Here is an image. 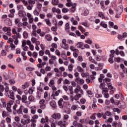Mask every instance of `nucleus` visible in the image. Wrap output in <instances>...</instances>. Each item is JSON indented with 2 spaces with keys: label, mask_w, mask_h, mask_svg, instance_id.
Segmentation results:
<instances>
[{
  "label": "nucleus",
  "mask_w": 127,
  "mask_h": 127,
  "mask_svg": "<svg viewBox=\"0 0 127 127\" xmlns=\"http://www.w3.org/2000/svg\"><path fill=\"white\" fill-rule=\"evenodd\" d=\"M117 105L119 107L121 108V109H125L126 106V103L123 101H120L118 103Z\"/></svg>",
  "instance_id": "nucleus-8"
},
{
  "label": "nucleus",
  "mask_w": 127,
  "mask_h": 127,
  "mask_svg": "<svg viewBox=\"0 0 127 127\" xmlns=\"http://www.w3.org/2000/svg\"><path fill=\"white\" fill-rule=\"evenodd\" d=\"M85 43L91 45L93 43V41L90 39H87L85 40Z\"/></svg>",
  "instance_id": "nucleus-42"
},
{
  "label": "nucleus",
  "mask_w": 127,
  "mask_h": 127,
  "mask_svg": "<svg viewBox=\"0 0 127 127\" xmlns=\"http://www.w3.org/2000/svg\"><path fill=\"white\" fill-rule=\"evenodd\" d=\"M0 55L1 56H6V51L4 50H1Z\"/></svg>",
  "instance_id": "nucleus-43"
},
{
  "label": "nucleus",
  "mask_w": 127,
  "mask_h": 127,
  "mask_svg": "<svg viewBox=\"0 0 127 127\" xmlns=\"http://www.w3.org/2000/svg\"><path fill=\"white\" fill-rule=\"evenodd\" d=\"M88 14H89V11L88 10V9L85 8L84 10V11H83V14L85 16H87V15H88Z\"/></svg>",
  "instance_id": "nucleus-50"
},
{
  "label": "nucleus",
  "mask_w": 127,
  "mask_h": 127,
  "mask_svg": "<svg viewBox=\"0 0 127 127\" xmlns=\"http://www.w3.org/2000/svg\"><path fill=\"white\" fill-rule=\"evenodd\" d=\"M123 8L122 6H119L116 11L117 14L115 15L116 18H119V15L123 13Z\"/></svg>",
  "instance_id": "nucleus-6"
},
{
  "label": "nucleus",
  "mask_w": 127,
  "mask_h": 127,
  "mask_svg": "<svg viewBox=\"0 0 127 127\" xmlns=\"http://www.w3.org/2000/svg\"><path fill=\"white\" fill-rule=\"evenodd\" d=\"M70 26L68 23H66V24L64 26V29L66 32H69L70 31Z\"/></svg>",
  "instance_id": "nucleus-19"
},
{
  "label": "nucleus",
  "mask_w": 127,
  "mask_h": 127,
  "mask_svg": "<svg viewBox=\"0 0 127 127\" xmlns=\"http://www.w3.org/2000/svg\"><path fill=\"white\" fill-rule=\"evenodd\" d=\"M114 56H113V55H111V56H110V58L109 59V62L111 64H113V62H114Z\"/></svg>",
  "instance_id": "nucleus-38"
},
{
  "label": "nucleus",
  "mask_w": 127,
  "mask_h": 127,
  "mask_svg": "<svg viewBox=\"0 0 127 127\" xmlns=\"http://www.w3.org/2000/svg\"><path fill=\"white\" fill-rule=\"evenodd\" d=\"M109 90L108 88H105L103 90H102V94L104 95V97L106 99H108V98L110 97V94L109 93Z\"/></svg>",
  "instance_id": "nucleus-5"
},
{
  "label": "nucleus",
  "mask_w": 127,
  "mask_h": 127,
  "mask_svg": "<svg viewBox=\"0 0 127 127\" xmlns=\"http://www.w3.org/2000/svg\"><path fill=\"white\" fill-rule=\"evenodd\" d=\"M78 88H75L74 89V92L75 94H77L79 92H80V93L82 95H83V90L80 88V87H78Z\"/></svg>",
  "instance_id": "nucleus-13"
},
{
  "label": "nucleus",
  "mask_w": 127,
  "mask_h": 127,
  "mask_svg": "<svg viewBox=\"0 0 127 127\" xmlns=\"http://www.w3.org/2000/svg\"><path fill=\"white\" fill-rule=\"evenodd\" d=\"M45 38L47 39V40L48 41H51V40H52V36L49 35V34H47L45 36Z\"/></svg>",
  "instance_id": "nucleus-33"
},
{
  "label": "nucleus",
  "mask_w": 127,
  "mask_h": 127,
  "mask_svg": "<svg viewBox=\"0 0 127 127\" xmlns=\"http://www.w3.org/2000/svg\"><path fill=\"white\" fill-rule=\"evenodd\" d=\"M100 25L104 28H107L108 27V25L106 24V22L104 21H102Z\"/></svg>",
  "instance_id": "nucleus-30"
},
{
  "label": "nucleus",
  "mask_w": 127,
  "mask_h": 127,
  "mask_svg": "<svg viewBox=\"0 0 127 127\" xmlns=\"http://www.w3.org/2000/svg\"><path fill=\"white\" fill-rule=\"evenodd\" d=\"M73 65L72 64H69L68 66V70L70 72H71L73 70Z\"/></svg>",
  "instance_id": "nucleus-41"
},
{
  "label": "nucleus",
  "mask_w": 127,
  "mask_h": 127,
  "mask_svg": "<svg viewBox=\"0 0 127 127\" xmlns=\"http://www.w3.org/2000/svg\"><path fill=\"white\" fill-rule=\"evenodd\" d=\"M61 117L60 113H54L51 116V118L54 120H60Z\"/></svg>",
  "instance_id": "nucleus-7"
},
{
  "label": "nucleus",
  "mask_w": 127,
  "mask_h": 127,
  "mask_svg": "<svg viewBox=\"0 0 127 127\" xmlns=\"http://www.w3.org/2000/svg\"><path fill=\"white\" fill-rule=\"evenodd\" d=\"M23 36L24 38H28V33L26 31H24L23 33Z\"/></svg>",
  "instance_id": "nucleus-49"
},
{
  "label": "nucleus",
  "mask_w": 127,
  "mask_h": 127,
  "mask_svg": "<svg viewBox=\"0 0 127 127\" xmlns=\"http://www.w3.org/2000/svg\"><path fill=\"white\" fill-rule=\"evenodd\" d=\"M69 10L67 8H63L62 9V12L63 13H67L68 12Z\"/></svg>",
  "instance_id": "nucleus-54"
},
{
  "label": "nucleus",
  "mask_w": 127,
  "mask_h": 127,
  "mask_svg": "<svg viewBox=\"0 0 127 127\" xmlns=\"http://www.w3.org/2000/svg\"><path fill=\"white\" fill-rule=\"evenodd\" d=\"M105 87H106V84L105 83H102L99 85L100 89L102 90H103L106 88H105Z\"/></svg>",
  "instance_id": "nucleus-25"
},
{
  "label": "nucleus",
  "mask_w": 127,
  "mask_h": 127,
  "mask_svg": "<svg viewBox=\"0 0 127 127\" xmlns=\"http://www.w3.org/2000/svg\"><path fill=\"white\" fill-rule=\"evenodd\" d=\"M20 126L21 127H27V124H29L31 123V119H21L20 121Z\"/></svg>",
  "instance_id": "nucleus-2"
},
{
  "label": "nucleus",
  "mask_w": 127,
  "mask_h": 127,
  "mask_svg": "<svg viewBox=\"0 0 127 127\" xmlns=\"http://www.w3.org/2000/svg\"><path fill=\"white\" fill-rule=\"evenodd\" d=\"M30 122L31 127H36V120L35 119H32Z\"/></svg>",
  "instance_id": "nucleus-16"
},
{
  "label": "nucleus",
  "mask_w": 127,
  "mask_h": 127,
  "mask_svg": "<svg viewBox=\"0 0 127 127\" xmlns=\"http://www.w3.org/2000/svg\"><path fill=\"white\" fill-rule=\"evenodd\" d=\"M83 45L84 44L82 43V42H80L76 44V47L78 48H82V47L83 46Z\"/></svg>",
  "instance_id": "nucleus-35"
},
{
  "label": "nucleus",
  "mask_w": 127,
  "mask_h": 127,
  "mask_svg": "<svg viewBox=\"0 0 127 127\" xmlns=\"http://www.w3.org/2000/svg\"><path fill=\"white\" fill-rule=\"evenodd\" d=\"M49 121V119L48 117H46L45 119V118H42L41 121V123L42 124H44L45 123H47V122H48Z\"/></svg>",
  "instance_id": "nucleus-24"
},
{
  "label": "nucleus",
  "mask_w": 127,
  "mask_h": 127,
  "mask_svg": "<svg viewBox=\"0 0 127 127\" xmlns=\"http://www.w3.org/2000/svg\"><path fill=\"white\" fill-rule=\"evenodd\" d=\"M55 81L54 79H51L50 82L49 83V86L53 87L54 86Z\"/></svg>",
  "instance_id": "nucleus-34"
},
{
  "label": "nucleus",
  "mask_w": 127,
  "mask_h": 127,
  "mask_svg": "<svg viewBox=\"0 0 127 127\" xmlns=\"http://www.w3.org/2000/svg\"><path fill=\"white\" fill-rule=\"evenodd\" d=\"M17 104H14V105L12 106V112L13 115H16L17 110H16L17 108Z\"/></svg>",
  "instance_id": "nucleus-12"
},
{
  "label": "nucleus",
  "mask_w": 127,
  "mask_h": 127,
  "mask_svg": "<svg viewBox=\"0 0 127 127\" xmlns=\"http://www.w3.org/2000/svg\"><path fill=\"white\" fill-rule=\"evenodd\" d=\"M70 20L71 22L72 23V25H77L78 24L77 21L75 20V19L74 17H71Z\"/></svg>",
  "instance_id": "nucleus-21"
},
{
  "label": "nucleus",
  "mask_w": 127,
  "mask_h": 127,
  "mask_svg": "<svg viewBox=\"0 0 127 127\" xmlns=\"http://www.w3.org/2000/svg\"><path fill=\"white\" fill-rule=\"evenodd\" d=\"M14 120L16 121V123H19L20 121V118L19 116H16L14 118Z\"/></svg>",
  "instance_id": "nucleus-63"
},
{
  "label": "nucleus",
  "mask_w": 127,
  "mask_h": 127,
  "mask_svg": "<svg viewBox=\"0 0 127 127\" xmlns=\"http://www.w3.org/2000/svg\"><path fill=\"white\" fill-rule=\"evenodd\" d=\"M25 12L24 11L20 10L18 12V15L20 16V17H24L25 16Z\"/></svg>",
  "instance_id": "nucleus-31"
},
{
  "label": "nucleus",
  "mask_w": 127,
  "mask_h": 127,
  "mask_svg": "<svg viewBox=\"0 0 127 127\" xmlns=\"http://www.w3.org/2000/svg\"><path fill=\"white\" fill-rule=\"evenodd\" d=\"M49 122L51 123V127H56L57 121L52 118L49 119Z\"/></svg>",
  "instance_id": "nucleus-9"
},
{
  "label": "nucleus",
  "mask_w": 127,
  "mask_h": 127,
  "mask_svg": "<svg viewBox=\"0 0 127 127\" xmlns=\"http://www.w3.org/2000/svg\"><path fill=\"white\" fill-rule=\"evenodd\" d=\"M31 114H35L36 112V107L35 106H32L30 108Z\"/></svg>",
  "instance_id": "nucleus-22"
},
{
  "label": "nucleus",
  "mask_w": 127,
  "mask_h": 127,
  "mask_svg": "<svg viewBox=\"0 0 127 127\" xmlns=\"http://www.w3.org/2000/svg\"><path fill=\"white\" fill-rule=\"evenodd\" d=\"M42 7V4L41 3H38L37 5V8L38 10H40Z\"/></svg>",
  "instance_id": "nucleus-52"
},
{
  "label": "nucleus",
  "mask_w": 127,
  "mask_h": 127,
  "mask_svg": "<svg viewBox=\"0 0 127 127\" xmlns=\"http://www.w3.org/2000/svg\"><path fill=\"white\" fill-rule=\"evenodd\" d=\"M17 9L18 10L24 9L23 5H17Z\"/></svg>",
  "instance_id": "nucleus-64"
},
{
  "label": "nucleus",
  "mask_w": 127,
  "mask_h": 127,
  "mask_svg": "<svg viewBox=\"0 0 127 127\" xmlns=\"http://www.w3.org/2000/svg\"><path fill=\"white\" fill-rule=\"evenodd\" d=\"M82 97V95L81 94H77L74 97V100H78L80 98Z\"/></svg>",
  "instance_id": "nucleus-27"
},
{
  "label": "nucleus",
  "mask_w": 127,
  "mask_h": 127,
  "mask_svg": "<svg viewBox=\"0 0 127 127\" xmlns=\"http://www.w3.org/2000/svg\"><path fill=\"white\" fill-rule=\"evenodd\" d=\"M62 42V44L61 45V48L65 50H68L69 46L67 44V40L66 39H64Z\"/></svg>",
  "instance_id": "nucleus-4"
},
{
  "label": "nucleus",
  "mask_w": 127,
  "mask_h": 127,
  "mask_svg": "<svg viewBox=\"0 0 127 127\" xmlns=\"http://www.w3.org/2000/svg\"><path fill=\"white\" fill-rule=\"evenodd\" d=\"M28 99L30 102H35V97L33 96V95H30V96L28 97Z\"/></svg>",
  "instance_id": "nucleus-39"
},
{
  "label": "nucleus",
  "mask_w": 127,
  "mask_h": 127,
  "mask_svg": "<svg viewBox=\"0 0 127 127\" xmlns=\"http://www.w3.org/2000/svg\"><path fill=\"white\" fill-rule=\"evenodd\" d=\"M70 49L72 51H73V52H78V50H77V49H75L74 48V47H73V46H70Z\"/></svg>",
  "instance_id": "nucleus-46"
},
{
  "label": "nucleus",
  "mask_w": 127,
  "mask_h": 127,
  "mask_svg": "<svg viewBox=\"0 0 127 127\" xmlns=\"http://www.w3.org/2000/svg\"><path fill=\"white\" fill-rule=\"evenodd\" d=\"M97 116L98 117V118H101V117L102 116V118L106 120L107 119V116L105 115V114H102V113H98L97 114Z\"/></svg>",
  "instance_id": "nucleus-18"
},
{
  "label": "nucleus",
  "mask_w": 127,
  "mask_h": 127,
  "mask_svg": "<svg viewBox=\"0 0 127 127\" xmlns=\"http://www.w3.org/2000/svg\"><path fill=\"white\" fill-rule=\"evenodd\" d=\"M120 68L123 69V71L124 72V73H126V68H125V65L124 64H120Z\"/></svg>",
  "instance_id": "nucleus-58"
},
{
  "label": "nucleus",
  "mask_w": 127,
  "mask_h": 127,
  "mask_svg": "<svg viewBox=\"0 0 127 127\" xmlns=\"http://www.w3.org/2000/svg\"><path fill=\"white\" fill-rule=\"evenodd\" d=\"M78 29L80 30V31L82 33H84L85 32V30L84 29V28L81 26L78 27Z\"/></svg>",
  "instance_id": "nucleus-59"
},
{
  "label": "nucleus",
  "mask_w": 127,
  "mask_h": 127,
  "mask_svg": "<svg viewBox=\"0 0 127 127\" xmlns=\"http://www.w3.org/2000/svg\"><path fill=\"white\" fill-rule=\"evenodd\" d=\"M27 97L26 96V95H23L22 96V101L23 102H25V101L27 100Z\"/></svg>",
  "instance_id": "nucleus-47"
},
{
  "label": "nucleus",
  "mask_w": 127,
  "mask_h": 127,
  "mask_svg": "<svg viewBox=\"0 0 127 127\" xmlns=\"http://www.w3.org/2000/svg\"><path fill=\"white\" fill-rule=\"evenodd\" d=\"M61 56L64 59V60H65V61H67V56L65 54H62L61 55Z\"/></svg>",
  "instance_id": "nucleus-55"
},
{
  "label": "nucleus",
  "mask_w": 127,
  "mask_h": 127,
  "mask_svg": "<svg viewBox=\"0 0 127 127\" xmlns=\"http://www.w3.org/2000/svg\"><path fill=\"white\" fill-rule=\"evenodd\" d=\"M113 121V118H109L108 119H106L105 120V123L111 124V123H112Z\"/></svg>",
  "instance_id": "nucleus-36"
},
{
  "label": "nucleus",
  "mask_w": 127,
  "mask_h": 127,
  "mask_svg": "<svg viewBox=\"0 0 127 127\" xmlns=\"http://www.w3.org/2000/svg\"><path fill=\"white\" fill-rule=\"evenodd\" d=\"M86 92H87V94L88 95V96L89 97H93V92L91 90H87L86 91Z\"/></svg>",
  "instance_id": "nucleus-23"
},
{
  "label": "nucleus",
  "mask_w": 127,
  "mask_h": 127,
  "mask_svg": "<svg viewBox=\"0 0 127 127\" xmlns=\"http://www.w3.org/2000/svg\"><path fill=\"white\" fill-rule=\"evenodd\" d=\"M50 105L54 109H56L57 108V103L55 101L50 102Z\"/></svg>",
  "instance_id": "nucleus-10"
},
{
  "label": "nucleus",
  "mask_w": 127,
  "mask_h": 127,
  "mask_svg": "<svg viewBox=\"0 0 127 127\" xmlns=\"http://www.w3.org/2000/svg\"><path fill=\"white\" fill-rule=\"evenodd\" d=\"M14 103L13 101H9L6 104V109L7 111L10 112V113H12L11 106L13 105Z\"/></svg>",
  "instance_id": "nucleus-3"
},
{
  "label": "nucleus",
  "mask_w": 127,
  "mask_h": 127,
  "mask_svg": "<svg viewBox=\"0 0 127 127\" xmlns=\"http://www.w3.org/2000/svg\"><path fill=\"white\" fill-rule=\"evenodd\" d=\"M31 35L32 38H37V39H38L39 38V35L36 34V32L33 31Z\"/></svg>",
  "instance_id": "nucleus-26"
},
{
  "label": "nucleus",
  "mask_w": 127,
  "mask_h": 127,
  "mask_svg": "<svg viewBox=\"0 0 127 127\" xmlns=\"http://www.w3.org/2000/svg\"><path fill=\"white\" fill-rule=\"evenodd\" d=\"M75 81L77 82H79L80 84H84V81L83 79H81L80 77H77L75 79Z\"/></svg>",
  "instance_id": "nucleus-17"
},
{
  "label": "nucleus",
  "mask_w": 127,
  "mask_h": 127,
  "mask_svg": "<svg viewBox=\"0 0 127 127\" xmlns=\"http://www.w3.org/2000/svg\"><path fill=\"white\" fill-rule=\"evenodd\" d=\"M76 4L75 3H72L71 5V8H70V11L71 13L75 12V11L76 10Z\"/></svg>",
  "instance_id": "nucleus-15"
},
{
  "label": "nucleus",
  "mask_w": 127,
  "mask_h": 127,
  "mask_svg": "<svg viewBox=\"0 0 127 127\" xmlns=\"http://www.w3.org/2000/svg\"><path fill=\"white\" fill-rule=\"evenodd\" d=\"M2 75L5 80H8L9 78L8 74L5 72H3Z\"/></svg>",
  "instance_id": "nucleus-37"
},
{
  "label": "nucleus",
  "mask_w": 127,
  "mask_h": 127,
  "mask_svg": "<svg viewBox=\"0 0 127 127\" xmlns=\"http://www.w3.org/2000/svg\"><path fill=\"white\" fill-rule=\"evenodd\" d=\"M52 3L55 5H58L59 4V0H52Z\"/></svg>",
  "instance_id": "nucleus-40"
},
{
  "label": "nucleus",
  "mask_w": 127,
  "mask_h": 127,
  "mask_svg": "<svg viewBox=\"0 0 127 127\" xmlns=\"http://www.w3.org/2000/svg\"><path fill=\"white\" fill-rule=\"evenodd\" d=\"M58 125L60 126L64 127L65 126V123H64L62 121H60L58 122Z\"/></svg>",
  "instance_id": "nucleus-45"
},
{
  "label": "nucleus",
  "mask_w": 127,
  "mask_h": 127,
  "mask_svg": "<svg viewBox=\"0 0 127 127\" xmlns=\"http://www.w3.org/2000/svg\"><path fill=\"white\" fill-rule=\"evenodd\" d=\"M64 84H68L69 85L70 84V82L69 80L67 79H65L64 80Z\"/></svg>",
  "instance_id": "nucleus-53"
},
{
  "label": "nucleus",
  "mask_w": 127,
  "mask_h": 127,
  "mask_svg": "<svg viewBox=\"0 0 127 127\" xmlns=\"http://www.w3.org/2000/svg\"><path fill=\"white\" fill-rule=\"evenodd\" d=\"M24 109V106L21 105L19 108L17 110V113L19 115L23 114V109Z\"/></svg>",
  "instance_id": "nucleus-14"
},
{
  "label": "nucleus",
  "mask_w": 127,
  "mask_h": 127,
  "mask_svg": "<svg viewBox=\"0 0 127 127\" xmlns=\"http://www.w3.org/2000/svg\"><path fill=\"white\" fill-rule=\"evenodd\" d=\"M19 22H20V20H19V19L17 18V19H15V23L16 24H17V25L18 27L20 26L19 25Z\"/></svg>",
  "instance_id": "nucleus-51"
},
{
  "label": "nucleus",
  "mask_w": 127,
  "mask_h": 127,
  "mask_svg": "<svg viewBox=\"0 0 127 127\" xmlns=\"http://www.w3.org/2000/svg\"><path fill=\"white\" fill-rule=\"evenodd\" d=\"M121 58H115V62L120 63L121 61Z\"/></svg>",
  "instance_id": "nucleus-61"
},
{
  "label": "nucleus",
  "mask_w": 127,
  "mask_h": 127,
  "mask_svg": "<svg viewBox=\"0 0 127 127\" xmlns=\"http://www.w3.org/2000/svg\"><path fill=\"white\" fill-rule=\"evenodd\" d=\"M81 76L83 78H87L89 76V74L87 72H86V73L82 72L81 73Z\"/></svg>",
  "instance_id": "nucleus-32"
},
{
  "label": "nucleus",
  "mask_w": 127,
  "mask_h": 127,
  "mask_svg": "<svg viewBox=\"0 0 127 127\" xmlns=\"http://www.w3.org/2000/svg\"><path fill=\"white\" fill-rule=\"evenodd\" d=\"M45 20L47 25H48L49 26H51L52 24H51V22H50L49 19H45Z\"/></svg>",
  "instance_id": "nucleus-48"
},
{
  "label": "nucleus",
  "mask_w": 127,
  "mask_h": 127,
  "mask_svg": "<svg viewBox=\"0 0 127 127\" xmlns=\"http://www.w3.org/2000/svg\"><path fill=\"white\" fill-rule=\"evenodd\" d=\"M38 39H37V38H34V37H32L31 38V42L33 43H38V44L40 45L41 43H40V42L39 41H37Z\"/></svg>",
  "instance_id": "nucleus-20"
},
{
  "label": "nucleus",
  "mask_w": 127,
  "mask_h": 127,
  "mask_svg": "<svg viewBox=\"0 0 127 127\" xmlns=\"http://www.w3.org/2000/svg\"><path fill=\"white\" fill-rule=\"evenodd\" d=\"M78 72H82L84 71L83 69L80 66H77L76 68Z\"/></svg>",
  "instance_id": "nucleus-44"
},
{
  "label": "nucleus",
  "mask_w": 127,
  "mask_h": 127,
  "mask_svg": "<svg viewBox=\"0 0 127 127\" xmlns=\"http://www.w3.org/2000/svg\"><path fill=\"white\" fill-rule=\"evenodd\" d=\"M29 84L28 83H25L24 84H22L21 85V89L22 90H25L26 88L28 87Z\"/></svg>",
  "instance_id": "nucleus-28"
},
{
  "label": "nucleus",
  "mask_w": 127,
  "mask_h": 127,
  "mask_svg": "<svg viewBox=\"0 0 127 127\" xmlns=\"http://www.w3.org/2000/svg\"><path fill=\"white\" fill-rule=\"evenodd\" d=\"M10 112L9 111L6 112V111H3L2 113V116L3 118H6V117H8L10 115Z\"/></svg>",
  "instance_id": "nucleus-11"
},
{
  "label": "nucleus",
  "mask_w": 127,
  "mask_h": 127,
  "mask_svg": "<svg viewBox=\"0 0 127 127\" xmlns=\"http://www.w3.org/2000/svg\"><path fill=\"white\" fill-rule=\"evenodd\" d=\"M10 47L11 48V50H15L16 46L14 44H13V43H10Z\"/></svg>",
  "instance_id": "nucleus-60"
},
{
  "label": "nucleus",
  "mask_w": 127,
  "mask_h": 127,
  "mask_svg": "<svg viewBox=\"0 0 127 127\" xmlns=\"http://www.w3.org/2000/svg\"><path fill=\"white\" fill-rule=\"evenodd\" d=\"M63 101L64 100H63V98L60 99V100L58 102V105H59L60 108H63Z\"/></svg>",
  "instance_id": "nucleus-29"
},
{
  "label": "nucleus",
  "mask_w": 127,
  "mask_h": 127,
  "mask_svg": "<svg viewBox=\"0 0 127 127\" xmlns=\"http://www.w3.org/2000/svg\"><path fill=\"white\" fill-rule=\"evenodd\" d=\"M45 70L46 71H50L51 70V67L50 66H46Z\"/></svg>",
  "instance_id": "nucleus-56"
},
{
  "label": "nucleus",
  "mask_w": 127,
  "mask_h": 127,
  "mask_svg": "<svg viewBox=\"0 0 127 127\" xmlns=\"http://www.w3.org/2000/svg\"><path fill=\"white\" fill-rule=\"evenodd\" d=\"M96 116H97V113H94L93 115H92V116H90V119L93 120H96Z\"/></svg>",
  "instance_id": "nucleus-57"
},
{
  "label": "nucleus",
  "mask_w": 127,
  "mask_h": 127,
  "mask_svg": "<svg viewBox=\"0 0 127 127\" xmlns=\"http://www.w3.org/2000/svg\"><path fill=\"white\" fill-rule=\"evenodd\" d=\"M5 95L9 97L10 99L12 100H14V94L12 90H9V88L8 86H6L5 89Z\"/></svg>",
  "instance_id": "nucleus-1"
},
{
  "label": "nucleus",
  "mask_w": 127,
  "mask_h": 127,
  "mask_svg": "<svg viewBox=\"0 0 127 127\" xmlns=\"http://www.w3.org/2000/svg\"><path fill=\"white\" fill-rule=\"evenodd\" d=\"M67 43L68 44L73 45L74 44V41L68 39L67 40Z\"/></svg>",
  "instance_id": "nucleus-62"
}]
</instances>
